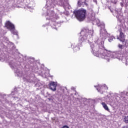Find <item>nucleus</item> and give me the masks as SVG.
<instances>
[{"label": "nucleus", "mask_w": 128, "mask_h": 128, "mask_svg": "<svg viewBox=\"0 0 128 128\" xmlns=\"http://www.w3.org/2000/svg\"><path fill=\"white\" fill-rule=\"evenodd\" d=\"M112 4H116L118 0H110ZM121 6H125L126 8L128 6V0H122V2H120Z\"/></svg>", "instance_id": "6e6552de"}, {"label": "nucleus", "mask_w": 128, "mask_h": 128, "mask_svg": "<svg viewBox=\"0 0 128 128\" xmlns=\"http://www.w3.org/2000/svg\"><path fill=\"white\" fill-rule=\"evenodd\" d=\"M62 128H68V126H64Z\"/></svg>", "instance_id": "4be33fe9"}, {"label": "nucleus", "mask_w": 128, "mask_h": 128, "mask_svg": "<svg viewBox=\"0 0 128 128\" xmlns=\"http://www.w3.org/2000/svg\"><path fill=\"white\" fill-rule=\"evenodd\" d=\"M74 50H76V49H75V48H74Z\"/></svg>", "instance_id": "cd10ccee"}, {"label": "nucleus", "mask_w": 128, "mask_h": 128, "mask_svg": "<svg viewBox=\"0 0 128 128\" xmlns=\"http://www.w3.org/2000/svg\"><path fill=\"white\" fill-rule=\"evenodd\" d=\"M57 86L58 84H56V82H51L48 84L50 89L51 90H52L53 92H56V90Z\"/></svg>", "instance_id": "1a4fd4ad"}, {"label": "nucleus", "mask_w": 128, "mask_h": 128, "mask_svg": "<svg viewBox=\"0 0 128 128\" xmlns=\"http://www.w3.org/2000/svg\"><path fill=\"white\" fill-rule=\"evenodd\" d=\"M102 29L100 31V38L96 37L95 38L94 42L95 44L92 42H90V38H92L94 36V30H90L88 28H83L80 32L81 34L79 41L80 42H84L86 40H88L89 44L92 50V52L94 56L102 58H104L107 57L104 55V54L108 52V50L104 48V40L106 38H108L110 34L104 29V25L103 24L102 25Z\"/></svg>", "instance_id": "f257e3e1"}, {"label": "nucleus", "mask_w": 128, "mask_h": 128, "mask_svg": "<svg viewBox=\"0 0 128 128\" xmlns=\"http://www.w3.org/2000/svg\"><path fill=\"white\" fill-rule=\"evenodd\" d=\"M30 78H24V80L25 82H32V77H30Z\"/></svg>", "instance_id": "2eb2a0df"}, {"label": "nucleus", "mask_w": 128, "mask_h": 128, "mask_svg": "<svg viewBox=\"0 0 128 128\" xmlns=\"http://www.w3.org/2000/svg\"><path fill=\"white\" fill-rule=\"evenodd\" d=\"M82 4H86V6H88V4H86V2H82Z\"/></svg>", "instance_id": "393cba45"}, {"label": "nucleus", "mask_w": 128, "mask_h": 128, "mask_svg": "<svg viewBox=\"0 0 128 128\" xmlns=\"http://www.w3.org/2000/svg\"><path fill=\"white\" fill-rule=\"evenodd\" d=\"M124 45H122L120 44H118V48H120V50H122V48H124Z\"/></svg>", "instance_id": "a211bd4d"}, {"label": "nucleus", "mask_w": 128, "mask_h": 128, "mask_svg": "<svg viewBox=\"0 0 128 128\" xmlns=\"http://www.w3.org/2000/svg\"><path fill=\"white\" fill-rule=\"evenodd\" d=\"M105 56V60H106L107 62H110V56L112 58H117L119 60H124V54L122 51H116L114 52H110V51H108L106 53H104Z\"/></svg>", "instance_id": "7ed1b4c3"}, {"label": "nucleus", "mask_w": 128, "mask_h": 128, "mask_svg": "<svg viewBox=\"0 0 128 128\" xmlns=\"http://www.w3.org/2000/svg\"><path fill=\"white\" fill-rule=\"evenodd\" d=\"M116 38H114V36H111L108 39V42H112V40H114Z\"/></svg>", "instance_id": "dca6fc26"}, {"label": "nucleus", "mask_w": 128, "mask_h": 128, "mask_svg": "<svg viewBox=\"0 0 128 128\" xmlns=\"http://www.w3.org/2000/svg\"><path fill=\"white\" fill-rule=\"evenodd\" d=\"M124 122L126 124H128V116H126L124 118Z\"/></svg>", "instance_id": "f3484780"}, {"label": "nucleus", "mask_w": 128, "mask_h": 128, "mask_svg": "<svg viewBox=\"0 0 128 128\" xmlns=\"http://www.w3.org/2000/svg\"><path fill=\"white\" fill-rule=\"evenodd\" d=\"M78 6H82V3H80V1H78Z\"/></svg>", "instance_id": "6ab92c4d"}, {"label": "nucleus", "mask_w": 128, "mask_h": 128, "mask_svg": "<svg viewBox=\"0 0 128 128\" xmlns=\"http://www.w3.org/2000/svg\"><path fill=\"white\" fill-rule=\"evenodd\" d=\"M71 89L72 90H76V88L74 87H72Z\"/></svg>", "instance_id": "5701e85b"}, {"label": "nucleus", "mask_w": 128, "mask_h": 128, "mask_svg": "<svg viewBox=\"0 0 128 128\" xmlns=\"http://www.w3.org/2000/svg\"><path fill=\"white\" fill-rule=\"evenodd\" d=\"M114 16H116L118 20V26L120 28L119 30L120 34L119 36L117 37L118 40H119L122 41L125 40V36L122 32L126 31V26L124 24V17L122 16V9L116 8L114 10Z\"/></svg>", "instance_id": "f03ea898"}, {"label": "nucleus", "mask_w": 128, "mask_h": 128, "mask_svg": "<svg viewBox=\"0 0 128 128\" xmlns=\"http://www.w3.org/2000/svg\"><path fill=\"white\" fill-rule=\"evenodd\" d=\"M50 24L52 28H56V26H58V24L55 22L54 20V21L50 20Z\"/></svg>", "instance_id": "9d476101"}, {"label": "nucleus", "mask_w": 128, "mask_h": 128, "mask_svg": "<svg viewBox=\"0 0 128 128\" xmlns=\"http://www.w3.org/2000/svg\"><path fill=\"white\" fill-rule=\"evenodd\" d=\"M73 13L79 22H84L86 20V10L85 9L81 8L74 10Z\"/></svg>", "instance_id": "20e7f679"}, {"label": "nucleus", "mask_w": 128, "mask_h": 128, "mask_svg": "<svg viewBox=\"0 0 128 128\" xmlns=\"http://www.w3.org/2000/svg\"><path fill=\"white\" fill-rule=\"evenodd\" d=\"M75 48H76H76H77L78 50H80V48H78V47H76Z\"/></svg>", "instance_id": "b1692460"}, {"label": "nucleus", "mask_w": 128, "mask_h": 128, "mask_svg": "<svg viewBox=\"0 0 128 128\" xmlns=\"http://www.w3.org/2000/svg\"><path fill=\"white\" fill-rule=\"evenodd\" d=\"M122 43V44L124 46H126V48H128V40L124 39V40L120 41Z\"/></svg>", "instance_id": "ddd939ff"}, {"label": "nucleus", "mask_w": 128, "mask_h": 128, "mask_svg": "<svg viewBox=\"0 0 128 128\" xmlns=\"http://www.w3.org/2000/svg\"><path fill=\"white\" fill-rule=\"evenodd\" d=\"M111 12H112V10H110Z\"/></svg>", "instance_id": "a878e982"}, {"label": "nucleus", "mask_w": 128, "mask_h": 128, "mask_svg": "<svg viewBox=\"0 0 128 128\" xmlns=\"http://www.w3.org/2000/svg\"><path fill=\"white\" fill-rule=\"evenodd\" d=\"M95 22H96V24H97V26H100V32L102 30V24H104V23H102V24H100V20H98V19H97V20H95Z\"/></svg>", "instance_id": "f8f14e48"}, {"label": "nucleus", "mask_w": 128, "mask_h": 128, "mask_svg": "<svg viewBox=\"0 0 128 128\" xmlns=\"http://www.w3.org/2000/svg\"><path fill=\"white\" fill-rule=\"evenodd\" d=\"M52 18H58L56 14H54V11L48 10L47 12L46 20H52Z\"/></svg>", "instance_id": "0eeeda50"}, {"label": "nucleus", "mask_w": 128, "mask_h": 128, "mask_svg": "<svg viewBox=\"0 0 128 128\" xmlns=\"http://www.w3.org/2000/svg\"><path fill=\"white\" fill-rule=\"evenodd\" d=\"M103 86L105 90H108V86H106L105 84H103Z\"/></svg>", "instance_id": "aec40b11"}, {"label": "nucleus", "mask_w": 128, "mask_h": 128, "mask_svg": "<svg viewBox=\"0 0 128 128\" xmlns=\"http://www.w3.org/2000/svg\"><path fill=\"white\" fill-rule=\"evenodd\" d=\"M102 104L106 110H107V112H110V108H108V106L106 104V103L102 102Z\"/></svg>", "instance_id": "4468645a"}, {"label": "nucleus", "mask_w": 128, "mask_h": 128, "mask_svg": "<svg viewBox=\"0 0 128 128\" xmlns=\"http://www.w3.org/2000/svg\"><path fill=\"white\" fill-rule=\"evenodd\" d=\"M125 64L126 66H128V58L126 59Z\"/></svg>", "instance_id": "412c9836"}, {"label": "nucleus", "mask_w": 128, "mask_h": 128, "mask_svg": "<svg viewBox=\"0 0 128 128\" xmlns=\"http://www.w3.org/2000/svg\"><path fill=\"white\" fill-rule=\"evenodd\" d=\"M96 88L97 90L100 92V94H104V91H102V86L98 85L97 86H94Z\"/></svg>", "instance_id": "9b49d317"}, {"label": "nucleus", "mask_w": 128, "mask_h": 128, "mask_svg": "<svg viewBox=\"0 0 128 128\" xmlns=\"http://www.w3.org/2000/svg\"><path fill=\"white\" fill-rule=\"evenodd\" d=\"M32 76H34V75L32 74Z\"/></svg>", "instance_id": "bb28decb"}, {"label": "nucleus", "mask_w": 128, "mask_h": 128, "mask_svg": "<svg viewBox=\"0 0 128 128\" xmlns=\"http://www.w3.org/2000/svg\"><path fill=\"white\" fill-rule=\"evenodd\" d=\"M75 94H76V93Z\"/></svg>", "instance_id": "c85d7f7f"}, {"label": "nucleus", "mask_w": 128, "mask_h": 128, "mask_svg": "<svg viewBox=\"0 0 128 128\" xmlns=\"http://www.w3.org/2000/svg\"><path fill=\"white\" fill-rule=\"evenodd\" d=\"M6 26L11 32H12L13 34L18 36V31L16 30L14 25L10 22L8 21L6 24Z\"/></svg>", "instance_id": "39448f33"}, {"label": "nucleus", "mask_w": 128, "mask_h": 128, "mask_svg": "<svg viewBox=\"0 0 128 128\" xmlns=\"http://www.w3.org/2000/svg\"><path fill=\"white\" fill-rule=\"evenodd\" d=\"M6 61H7V62H8L9 65L12 68H13L15 72H16V74L20 72V71L18 70V68H16V64H14L12 62V58L10 57H8V60H6Z\"/></svg>", "instance_id": "423d86ee"}]
</instances>
